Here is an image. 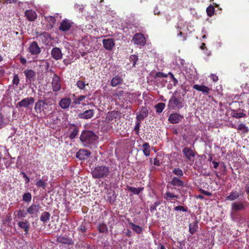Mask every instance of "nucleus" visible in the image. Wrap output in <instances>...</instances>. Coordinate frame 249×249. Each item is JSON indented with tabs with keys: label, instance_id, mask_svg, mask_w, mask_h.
<instances>
[{
	"label": "nucleus",
	"instance_id": "774afa93",
	"mask_svg": "<svg viewBox=\"0 0 249 249\" xmlns=\"http://www.w3.org/2000/svg\"><path fill=\"white\" fill-rule=\"evenodd\" d=\"M246 191L249 194V186L247 185L245 188Z\"/></svg>",
	"mask_w": 249,
	"mask_h": 249
},
{
	"label": "nucleus",
	"instance_id": "473e14b6",
	"mask_svg": "<svg viewBox=\"0 0 249 249\" xmlns=\"http://www.w3.org/2000/svg\"><path fill=\"white\" fill-rule=\"evenodd\" d=\"M232 116L236 118H241L245 117L246 115L245 113L238 111V110H232L231 112Z\"/></svg>",
	"mask_w": 249,
	"mask_h": 249
},
{
	"label": "nucleus",
	"instance_id": "f257e3e1",
	"mask_svg": "<svg viewBox=\"0 0 249 249\" xmlns=\"http://www.w3.org/2000/svg\"><path fill=\"white\" fill-rule=\"evenodd\" d=\"M52 103L47 99L40 100L35 105V110L40 118H46L52 110Z\"/></svg>",
	"mask_w": 249,
	"mask_h": 249
},
{
	"label": "nucleus",
	"instance_id": "cd10ccee",
	"mask_svg": "<svg viewBox=\"0 0 249 249\" xmlns=\"http://www.w3.org/2000/svg\"><path fill=\"white\" fill-rule=\"evenodd\" d=\"M47 179H39L36 180V185L37 187L45 189L47 186Z\"/></svg>",
	"mask_w": 249,
	"mask_h": 249
},
{
	"label": "nucleus",
	"instance_id": "a19ab883",
	"mask_svg": "<svg viewBox=\"0 0 249 249\" xmlns=\"http://www.w3.org/2000/svg\"><path fill=\"white\" fill-rule=\"evenodd\" d=\"M86 98V96L84 95H81L79 96L78 98H75L73 100V103L76 105H79L80 104V102L84 100Z\"/></svg>",
	"mask_w": 249,
	"mask_h": 249
},
{
	"label": "nucleus",
	"instance_id": "7ed1b4c3",
	"mask_svg": "<svg viewBox=\"0 0 249 249\" xmlns=\"http://www.w3.org/2000/svg\"><path fill=\"white\" fill-rule=\"evenodd\" d=\"M109 170L107 166H98L94 168L91 171L93 178H101L107 177L109 174Z\"/></svg>",
	"mask_w": 249,
	"mask_h": 249
},
{
	"label": "nucleus",
	"instance_id": "7c9ffc66",
	"mask_svg": "<svg viewBox=\"0 0 249 249\" xmlns=\"http://www.w3.org/2000/svg\"><path fill=\"white\" fill-rule=\"evenodd\" d=\"M24 73L27 79L31 80L35 76V72L33 70H26L24 71Z\"/></svg>",
	"mask_w": 249,
	"mask_h": 249
},
{
	"label": "nucleus",
	"instance_id": "de8ad7c7",
	"mask_svg": "<svg viewBox=\"0 0 249 249\" xmlns=\"http://www.w3.org/2000/svg\"><path fill=\"white\" fill-rule=\"evenodd\" d=\"M17 215L18 217H25L27 215V213L24 210H20L18 211Z\"/></svg>",
	"mask_w": 249,
	"mask_h": 249
},
{
	"label": "nucleus",
	"instance_id": "20e7f679",
	"mask_svg": "<svg viewBox=\"0 0 249 249\" xmlns=\"http://www.w3.org/2000/svg\"><path fill=\"white\" fill-rule=\"evenodd\" d=\"M98 137L91 131L83 132L80 136L81 141L85 144H91L97 141Z\"/></svg>",
	"mask_w": 249,
	"mask_h": 249
},
{
	"label": "nucleus",
	"instance_id": "13d9d810",
	"mask_svg": "<svg viewBox=\"0 0 249 249\" xmlns=\"http://www.w3.org/2000/svg\"><path fill=\"white\" fill-rule=\"evenodd\" d=\"M182 32H179V33H178V36H181V38H180V39L181 41H184V40H186V37H185V36H183L182 37V36H182Z\"/></svg>",
	"mask_w": 249,
	"mask_h": 249
},
{
	"label": "nucleus",
	"instance_id": "5fc2aeb1",
	"mask_svg": "<svg viewBox=\"0 0 249 249\" xmlns=\"http://www.w3.org/2000/svg\"><path fill=\"white\" fill-rule=\"evenodd\" d=\"M210 77L213 82H216L218 80V77L214 74H212Z\"/></svg>",
	"mask_w": 249,
	"mask_h": 249
},
{
	"label": "nucleus",
	"instance_id": "2f4dec72",
	"mask_svg": "<svg viewBox=\"0 0 249 249\" xmlns=\"http://www.w3.org/2000/svg\"><path fill=\"white\" fill-rule=\"evenodd\" d=\"M171 183L173 186H183L184 185L183 182L177 177H174Z\"/></svg>",
	"mask_w": 249,
	"mask_h": 249
},
{
	"label": "nucleus",
	"instance_id": "dca6fc26",
	"mask_svg": "<svg viewBox=\"0 0 249 249\" xmlns=\"http://www.w3.org/2000/svg\"><path fill=\"white\" fill-rule=\"evenodd\" d=\"M104 47L107 50H111L115 46V43L112 38L104 39L103 40Z\"/></svg>",
	"mask_w": 249,
	"mask_h": 249
},
{
	"label": "nucleus",
	"instance_id": "69168bd1",
	"mask_svg": "<svg viewBox=\"0 0 249 249\" xmlns=\"http://www.w3.org/2000/svg\"><path fill=\"white\" fill-rule=\"evenodd\" d=\"M154 12L155 15H158L160 13V11L157 8H155Z\"/></svg>",
	"mask_w": 249,
	"mask_h": 249
},
{
	"label": "nucleus",
	"instance_id": "aec40b11",
	"mask_svg": "<svg viewBox=\"0 0 249 249\" xmlns=\"http://www.w3.org/2000/svg\"><path fill=\"white\" fill-rule=\"evenodd\" d=\"M183 153L189 160H192L195 157V154L193 150L188 147H185L183 149Z\"/></svg>",
	"mask_w": 249,
	"mask_h": 249
},
{
	"label": "nucleus",
	"instance_id": "6e6552de",
	"mask_svg": "<svg viewBox=\"0 0 249 249\" xmlns=\"http://www.w3.org/2000/svg\"><path fill=\"white\" fill-rule=\"evenodd\" d=\"M125 96V93L124 91L121 89H117L112 93V96L116 102L120 101L121 102H124V101Z\"/></svg>",
	"mask_w": 249,
	"mask_h": 249
},
{
	"label": "nucleus",
	"instance_id": "c9c22d12",
	"mask_svg": "<svg viewBox=\"0 0 249 249\" xmlns=\"http://www.w3.org/2000/svg\"><path fill=\"white\" fill-rule=\"evenodd\" d=\"M164 195V198L168 201L171 200L172 199L177 198L178 197V196L175 195L170 192H167Z\"/></svg>",
	"mask_w": 249,
	"mask_h": 249
},
{
	"label": "nucleus",
	"instance_id": "2eb2a0df",
	"mask_svg": "<svg viewBox=\"0 0 249 249\" xmlns=\"http://www.w3.org/2000/svg\"><path fill=\"white\" fill-rule=\"evenodd\" d=\"M52 56L55 60H60L62 58V53L61 50L59 48H53L51 51Z\"/></svg>",
	"mask_w": 249,
	"mask_h": 249
},
{
	"label": "nucleus",
	"instance_id": "b1692460",
	"mask_svg": "<svg viewBox=\"0 0 249 249\" xmlns=\"http://www.w3.org/2000/svg\"><path fill=\"white\" fill-rule=\"evenodd\" d=\"M18 226L24 230L25 232V234H27L30 227V223L26 220L23 221L19 222L18 223Z\"/></svg>",
	"mask_w": 249,
	"mask_h": 249
},
{
	"label": "nucleus",
	"instance_id": "f704fd0d",
	"mask_svg": "<svg viewBox=\"0 0 249 249\" xmlns=\"http://www.w3.org/2000/svg\"><path fill=\"white\" fill-rule=\"evenodd\" d=\"M50 216V214L48 212H43L40 216V220L42 222H46V221L49 220Z\"/></svg>",
	"mask_w": 249,
	"mask_h": 249
},
{
	"label": "nucleus",
	"instance_id": "4468645a",
	"mask_svg": "<svg viewBox=\"0 0 249 249\" xmlns=\"http://www.w3.org/2000/svg\"><path fill=\"white\" fill-rule=\"evenodd\" d=\"M90 155V152L85 149H80L76 153V157L80 160L88 159Z\"/></svg>",
	"mask_w": 249,
	"mask_h": 249
},
{
	"label": "nucleus",
	"instance_id": "a18cd8bd",
	"mask_svg": "<svg viewBox=\"0 0 249 249\" xmlns=\"http://www.w3.org/2000/svg\"><path fill=\"white\" fill-rule=\"evenodd\" d=\"M46 18L51 25H53L55 22V18L53 17L49 16L46 17Z\"/></svg>",
	"mask_w": 249,
	"mask_h": 249
},
{
	"label": "nucleus",
	"instance_id": "423d86ee",
	"mask_svg": "<svg viewBox=\"0 0 249 249\" xmlns=\"http://www.w3.org/2000/svg\"><path fill=\"white\" fill-rule=\"evenodd\" d=\"M245 208L243 202L235 201L231 205V214H235L238 211L244 210Z\"/></svg>",
	"mask_w": 249,
	"mask_h": 249
},
{
	"label": "nucleus",
	"instance_id": "4be33fe9",
	"mask_svg": "<svg viewBox=\"0 0 249 249\" xmlns=\"http://www.w3.org/2000/svg\"><path fill=\"white\" fill-rule=\"evenodd\" d=\"M148 115V110L146 107H142L140 111L137 115V119L139 121H141L146 118Z\"/></svg>",
	"mask_w": 249,
	"mask_h": 249
},
{
	"label": "nucleus",
	"instance_id": "6ab92c4d",
	"mask_svg": "<svg viewBox=\"0 0 249 249\" xmlns=\"http://www.w3.org/2000/svg\"><path fill=\"white\" fill-rule=\"evenodd\" d=\"M71 26V23L70 20L65 19L61 23L59 30L64 32L68 31Z\"/></svg>",
	"mask_w": 249,
	"mask_h": 249
},
{
	"label": "nucleus",
	"instance_id": "c756f323",
	"mask_svg": "<svg viewBox=\"0 0 249 249\" xmlns=\"http://www.w3.org/2000/svg\"><path fill=\"white\" fill-rule=\"evenodd\" d=\"M129 225L133 231L137 233H141L142 231V228L138 225H135L133 223L130 222Z\"/></svg>",
	"mask_w": 249,
	"mask_h": 249
},
{
	"label": "nucleus",
	"instance_id": "603ef678",
	"mask_svg": "<svg viewBox=\"0 0 249 249\" xmlns=\"http://www.w3.org/2000/svg\"><path fill=\"white\" fill-rule=\"evenodd\" d=\"M6 123L5 122L4 119L3 118V116L2 114H0V126L3 127L5 125Z\"/></svg>",
	"mask_w": 249,
	"mask_h": 249
},
{
	"label": "nucleus",
	"instance_id": "052dcab7",
	"mask_svg": "<svg viewBox=\"0 0 249 249\" xmlns=\"http://www.w3.org/2000/svg\"><path fill=\"white\" fill-rule=\"evenodd\" d=\"M212 163L213 164V168H217V167L218 166V165H219V163L218 162H216V161H213L212 162Z\"/></svg>",
	"mask_w": 249,
	"mask_h": 249
},
{
	"label": "nucleus",
	"instance_id": "72a5a7b5",
	"mask_svg": "<svg viewBox=\"0 0 249 249\" xmlns=\"http://www.w3.org/2000/svg\"><path fill=\"white\" fill-rule=\"evenodd\" d=\"M198 227L196 221L192 222L189 224V231L191 234H194Z\"/></svg>",
	"mask_w": 249,
	"mask_h": 249
},
{
	"label": "nucleus",
	"instance_id": "0e129e2a",
	"mask_svg": "<svg viewBox=\"0 0 249 249\" xmlns=\"http://www.w3.org/2000/svg\"><path fill=\"white\" fill-rule=\"evenodd\" d=\"M20 62L23 64H25L26 63V60L24 58L21 57L20 59Z\"/></svg>",
	"mask_w": 249,
	"mask_h": 249
},
{
	"label": "nucleus",
	"instance_id": "4d7b16f0",
	"mask_svg": "<svg viewBox=\"0 0 249 249\" xmlns=\"http://www.w3.org/2000/svg\"><path fill=\"white\" fill-rule=\"evenodd\" d=\"M166 74L162 72H159L156 73V77H166Z\"/></svg>",
	"mask_w": 249,
	"mask_h": 249
},
{
	"label": "nucleus",
	"instance_id": "ea45409f",
	"mask_svg": "<svg viewBox=\"0 0 249 249\" xmlns=\"http://www.w3.org/2000/svg\"><path fill=\"white\" fill-rule=\"evenodd\" d=\"M173 173L175 175L179 177L182 176L183 175L182 170L179 168H175L173 170Z\"/></svg>",
	"mask_w": 249,
	"mask_h": 249
},
{
	"label": "nucleus",
	"instance_id": "c85d7f7f",
	"mask_svg": "<svg viewBox=\"0 0 249 249\" xmlns=\"http://www.w3.org/2000/svg\"><path fill=\"white\" fill-rule=\"evenodd\" d=\"M142 151L145 156H149L150 154V145L148 143L145 142L142 145Z\"/></svg>",
	"mask_w": 249,
	"mask_h": 249
},
{
	"label": "nucleus",
	"instance_id": "a211bd4d",
	"mask_svg": "<svg viewBox=\"0 0 249 249\" xmlns=\"http://www.w3.org/2000/svg\"><path fill=\"white\" fill-rule=\"evenodd\" d=\"M193 88L198 91H201L205 95L208 94L211 89L206 86L199 85H194Z\"/></svg>",
	"mask_w": 249,
	"mask_h": 249
},
{
	"label": "nucleus",
	"instance_id": "58836bf2",
	"mask_svg": "<svg viewBox=\"0 0 249 249\" xmlns=\"http://www.w3.org/2000/svg\"><path fill=\"white\" fill-rule=\"evenodd\" d=\"M32 199V195L30 193H25L23 196V200L27 202L31 201Z\"/></svg>",
	"mask_w": 249,
	"mask_h": 249
},
{
	"label": "nucleus",
	"instance_id": "8fccbe9b",
	"mask_svg": "<svg viewBox=\"0 0 249 249\" xmlns=\"http://www.w3.org/2000/svg\"><path fill=\"white\" fill-rule=\"evenodd\" d=\"M238 129L243 130L244 132H248V128L246 125L243 124H241L238 125Z\"/></svg>",
	"mask_w": 249,
	"mask_h": 249
},
{
	"label": "nucleus",
	"instance_id": "c03bdc74",
	"mask_svg": "<svg viewBox=\"0 0 249 249\" xmlns=\"http://www.w3.org/2000/svg\"><path fill=\"white\" fill-rule=\"evenodd\" d=\"M87 85V84H86L84 82L82 81H78L76 83V85L77 86L78 88H79L80 89L83 90L85 89Z\"/></svg>",
	"mask_w": 249,
	"mask_h": 249
},
{
	"label": "nucleus",
	"instance_id": "0eeeda50",
	"mask_svg": "<svg viewBox=\"0 0 249 249\" xmlns=\"http://www.w3.org/2000/svg\"><path fill=\"white\" fill-rule=\"evenodd\" d=\"M40 206L39 205L32 204L27 210V212L31 215L32 217H36L38 215Z\"/></svg>",
	"mask_w": 249,
	"mask_h": 249
},
{
	"label": "nucleus",
	"instance_id": "393cba45",
	"mask_svg": "<svg viewBox=\"0 0 249 249\" xmlns=\"http://www.w3.org/2000/svg\"><path fill=\"white\" fill-rule=\"evenodd\" d=\"M240 194L237 191L233 190L231 192L229 195L227 196L226 197V199L227 200L233 201L237 199Z\"/></svg>",
	"mask_w": 249,
	"mask_h": 249
},
{
	"label": "nucleus",
	"instance_id": "a878e982",
	"mask_svg": "<svg viewBox=\"0 0 249 249\" xmlns=\"http://www.w3.org/2000/svg\"><path fill=\"white\" fill-rule=\"evenodd\" d=\"M25 15L27 17V19L30 21H34L36 18V14L33 10H26L25 12Z\"/></svg>",
	"mask_w": 249,
	"mask_h": 249
},
{
	"label": "nucleus",
	"instance_id": "39448f33",
	"mask_svg": "<svg viewBox=\"0 0 249 249\" xmlns=\"http://www.w3.org/2000/svg\"><path fill=\"white\" fill-rule=\"evenodd\" d=\"M88 109L86 110L82 113H80L78 115V117L83 119H91L94 116L95 113V110L92 109V107H94L95 106L93 103H89L88 104Z\"/></svg>",
	"mask_w": 249,
	"mask_h": 249
},
{
	"label": "nucleus",
	"instance_id": "79ce46f5",
	"mask_svg": "<svg viewBox=\"0 0 249 249\" xmlns=\"http://www.w3.org/2000/svg\"><path fill=\"white\" fill-rule=\"evenodd\" d=\"M98 230L100 232H105L107 231V227L104 224H100Z\"/></svg>",
	"mask_w": 249,
	"mask_h": 249
},
{
	"label": "nucleus",
	"instance_id": "e2e57ef3",
	"mask_svg": "<svg viewBox=\"0 0 249 249\" xmlns=\"http://www.w3.org/2000/svg\"><path fill=\"white\" fill-rule=\"evenodd\" d=\"M154 164L155 165H160V161L157 160L156 159H154Z\"/></svg>",
	"mask_w": 249,
	"mask_h": 249
},
{
	"label": "nucleus",
	"instance_id": "3c124183",
	"mask_svg": "<svg viewBox=\"0 0 249 249\" xmlns=\"http://www.w3.org/2000/svg\"><path fill=\"white\" fill-rule=\"evenodd\" d=\"M19 79L17 74L14 75L13 79V83L14 85H18L19 84Z\"/></svg>",
	"mask_w": 249,
	"mask_h": 249
},
{
	"label": "nucleus",
	"instance_id": "49530a36",
	"mask_svg": "<svg viewBox=\"0 0 249 249\" xmlns=\"http://www.w3.org/2000/svg\"><path fill=\"white\" fill-rule=\"evenodd\" d=\"M130 60L133 62V66H135L136 64L137 60H138V56L136 55H132L130 57Z\"/></svg>",
	"mask_w": 249,
	"mask_h": 249
},
{
	"label": "nucleus",
	"instance_id": "338daca9",
	"mask_svg": "<svg viewBox=\"0 0 249 249\" xmlns=\"http://www.w3.org/2000/svg\"><path fill=\"white\" fill-rule=\"evenodd\" d=\"M158 249H165V247L163 245H160L158 247Z\"/></svg>",
	"mask_w": 249,
	"mask_h": 249
},
{
	"label": "nucleus",
	"instance_id": "f03ea898",
	"mask_svg": "<svg viewBox=\"0 0 249 249\" xmlns=\"http://www.w3.org/2000/svg\"><path fill=\"white\" fill-rule=\"evenodd\" d=\"M177 92L174 93L173 96L169 100L167 105L170 109H179L184 106L183 100L180 96L176 97L175 94Z\"/></svg>",
	"mask_w": 249,
	"mask_h": 249
},
{
	"label": "nucleus",
	"instance_id": "412c9836",
	"mask_svg": "<svg viewBox=\"0 0 249 249\" xmlns=\"http://www.w3.org/2000/svg\"><path fill=\"white\" fill-rule=\"evenodd\" d=\"M123 82V78L122 75H117L114 77L111 81V85L112 87H116L119 85H121Z\"/></svg>",
	"mask_w": 249,
	"mask_h": 249
},
{
	"label": "nucleus",
	"instance_id": "5701e85b",
	"mask_svg": "<svg viewBox=\"0 0 249 249\" xmlns=\"http://www.w3.org/2000/svg\"><path fill=\"white\" fill-rule=\"evenodd\" d=\"M71 103V100L70 98L62 99L59 102V106L63 109H66L69 107Z\"/></svg>",
	"mask_w": 249,
	"mask_h": 249
},
{
	"label": "nucleus",
	"instance_id": "bb28decb",
	"mask_svg": "<svg viewBox=\"0 0 249 249\" xmlns=\"http://www.w3.org/2000/svg\"><path fill=\"white\" fill-rule=\"evenodd\" d=\"M119 113L117 111H111L107 114L106 119L108 121H115V119L118 117Z\"/></svg>",
	"mask_w": 249,
	"mask_h": 249
},
{
	"label": "nucleus",
	"instance_id": "1a4fd4ad",
	"mask_svg": "<svg viewBox=\"0 0 249 249\" xmlns=\"http://www.w3.org/2000/svg\"><path fill=\"white\" fill-rule=\"evenodd\" d=\"M35 102V100L33 97H27L21 100L18 103V106L19 107H28L30 105H32Z\"/></svg>",
	"mask_w": 249,
	"mask_h": 249
},
{
	"label": "nucleus",
	"instance_id": "37998d69",
	"mask_svg": "<svg viewBox=\"0 0 249 249\" xmlns=\"http://www.w3.org/2000/svg\"><path fill=\"white\" fill-rule=\"evenodd\" d=\"M214 7L210 5L207 8V13L209 16L211 17L214 13Z\"/></svg>",
	"mask_w": 249,
	"mask_h": 249
},
{
	"label": "nucleus",
	"instance_id": "864d4df0",
	"mask_svg": "<svg viewBox=\"0 0 249 249\" xmlns=\"http://www.w3.org/2000/svg\"><path fill=\"white\" fill-rule=\"evenodd\" d=\"M174 209L176 211H180L183 212H185L186 211L183 207L180 206H176L175 207Z\"/></svg>",
	"mask_w": 249,
	"mask_h": 249
},
{
	"label": "nucleus",
	"instance_id": "f8f14e48",
	"mask_svg": "<svg viewBox=\"0 0 249 249\" xmlns=\"http://www.w3.org/2000/svg\"><path fill=\"white\" fill-rule=\"evenodd\" d=\"M57 242L63 244H66L68 245H71L74 244L73 241L71 238H69L66 236L59 235L57 237Z\"/></svg>",
	"mask_w": 249,
	"mask_h": 249
},
{
	"label": "nucleus",
	"instance_id": "4c0bfd02",
	"mask_svg": "<svg viewBox=\"0 0 249 249\" xmlns=\"http://www.w3.org/2000/svg\"><path fill=\"white\" fill-rule=\"evenodd\" d=\"M143 189V188H134L132 187H128V190L132 192L135 195H138Z\"/></svg>",
	"mask_w": 249,
	"mask_h": 249
},
{
	"label": "nucleus",
	"instance_id": "ddd939ff",
	"mask_svg": "<svg viewBox=\"0 0 249 249\" xmlns=\"http://www.w3.org/2000/svg\"><path fill=\"white\" fill-rule=\"evenodd\" d=\"M52 87L53 91H57L60 90L61 88L60 79V78L54 74L52 80Z\"/></svg>",
	"mask_w": 249,
	"mask_h": 249
},
{
	"label": "nucleus",
	"instance_id": "f3484780",
	"mask_svg": "<svg viewBox=\"0 0 249 249\" xmlns=\"http://www.w3.org/2000/svg\"><path fill=\"white\" fill-rule=\"evenodd\" d=\"M183 119V116L178 113L171 114L169 118L168 121L172 124H176L178 123Z\"/></svg>",
	"mask_w": 249,
	"mask_h": 249
},
{
	"label": "nucleus",
	"instance_id": "6e6d98bb",
	"mask_svg": "<svg viewBox=\"0 0 249 249\" xmlns=\"http://www.w3.org/2000/svg\"><path fill=\"white\" fill-rule=\"evenodd\" d=\"M21 174L23 175V178H25L26 183H28L30 181L29 178L23 172H21Z\"/></svg>",
	"mask_w": 249,
	"mask_h": 249
},
{
	"label": "nucleus",
	"instance_id": "bf43d9fd",
	"mask_svg": "<svg viewBox=\"0 0 249 249\" xmlns=\"http://www.w3.org/2000/svg\"><path fill=\"white\" fill-rule=\"evenodd\" d=\"M75 8L78 9L80 11H81L83 9L82 6L79 4H75Z\"/></svg>",
	"mask_w": 249,
	"mask_h": 249
},
{
	"label": "nucleus",
	"instance_id": "680f3d73",
	"mask_svg": "<svg viewBox=\"0 0 249 249\" xmlns=\"http://www.w3.org/2000/svg\"><path fill=\"white\" fill-rule=\"evenodd\" d=\"M171 77H172V78L173 79V80H174V85H176L178 83V80L174 77V75L173 74L171 73Z\"/></svg>",
	"mask_w": 249,
	"mask_h": 249
},
{
	"label": "nucleus",
	"instance_id": "e433bc0d",
	"mask_svg": "<svg viewBox=\"0 0 249 249\" xmlns=\"http://www.w3.org/2000/svg\"><path fill=\"white\" fill-rule=\"evenodd\" d=\"M165 107V104L163 103H158L157 105L155 106V108L156 109V111L158 113H161L163 110L164 109Z\"/></svg>",
	"mask_w": 249,
	"mask_h": 249
},
{
	"label": "nucleus",
	"instance_id": "9d476101",
	"mask_svg": "<svg viewBox=\"0 0 249 249\" xmlns=\"http://www.w3.org/2000/svg\"><path fill=\"white\" fill-rule=\"evenodd\" d=\"M134 44L143 46L145 43V39L142 34H136L133 38Z\"/></svg>",
	"mask_w": 249,
	"mask_h": 249
},
{
	"label": "nucleus",
	"instance_id": "09e8293b",
	"mask_svg": "<svg viewBox=\"0 0 249 249\" xmlns=\"http://www.w3.org/2000/svg\"><path fill=\"white\" fill-rule=\"evenodd\" d=\"M78 134V130L76 128L73 129L70 135V137L71 139H73L75 137V136Z\"/></svg>",
	"mask_w": 249,
	"mask_h": 249
},
{
	"label": "nucleus",
	"instance_id": "9b49d317",
	"mask_svg": "<svg viewBox=\"0 0 249 249\" xmlns=\"http://www.w3.org/2000/svg\"><path fill=\"white\" fill-rule=\"evenodd\" d=\"M28 49L29 52L32 55L38 54L41 52L40 48L35 41H34L30 44Z\"/></svg>",
	"mask_w": 249,
	"mask_h": 249
}]
</instances>
